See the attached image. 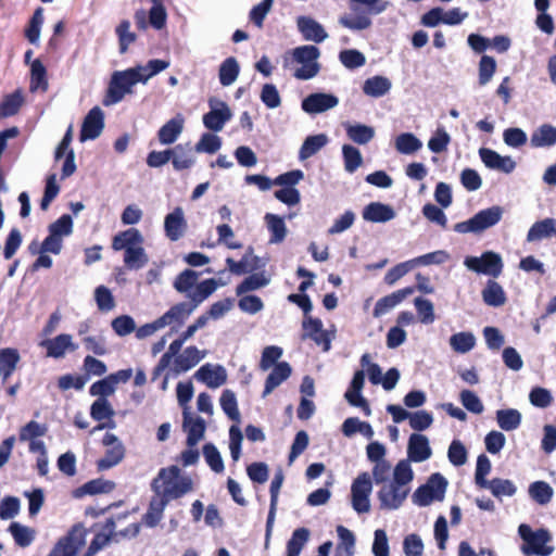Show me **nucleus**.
I'll return each mask as SVG.
<instances>
[{
	"instance_id": "obj_60",
	"label": "nucleus",
	"mask_w": 556,
	"mask_h": 556,
	"mask_svg": "<svg viewBox=\"0 0 556 556\" xmlns=\"http://www.w3.org/2000/svg\"><path fill=\"white\" fill-rule=\"evenodd\" d=\"M203 455L204 458L210 466V468L219 473L224 471V460L222 458V455L219 451L216 448V446L212 443H207L203 446Z\"/></svg>"
},
{
	"instance_id": "obj_59",
	"label": "nucleus",
	"mask_w": 556,
	"mask_h": 556,
	"mask_svg": "<svg viewBox=\"0 0 556 556\" xmlns=\"http://www.w3.org/2000/svg\"><path fill=\"white\" fill-rule=\"evenodd\" d=\"M115 412L106 399L96 400L90 407V415L97 421L112 419Z\"/></svg>"
},
{
	"instance_id": "obj_32",
	"label": "nucleus",
	"mask_w": 556,
	"mask_h": 556,
	"mask_svg": "<svg viewBox=\"0 0 556 556\" xmlns=\"http://www.w3.org/2000/svg\"><path fill=\"white\" fill-rule=\"evenodd\" d=\"M264 220L268 231L271 235L269 242L275 244L282 242L288 233L285 219L276 214L267 213L264 216Z\"/></svg>"
},
{
	"instance_id": "obj_11",
	"label": "nucleus",
	"mask_w": 556,
	"mask_h": 556,
	"mask_svg": "<svg viewBox=\"0 0 556 556\" xmlns=\"http://www.w3.org/2000/svg\"><path fill=\"white\" fill-rule=\"evenodd\" d=\"M339 105V98L332 93L315 92L303 99L301 108L309 114L316 115L330 111Z\"/></svg>"
},
{
	"instance_id": "obj_39",
	"label": "nucleus",
	"mask_w": 556,
	"mask_h": 556,
	"mask_svg": "<svg viewBox=\"0 0 556 556\" xmlns=\"http://www.w3.org/2000/svg\"><path fill=\"white\" fill-rule=\"evenodd\" d=\"M552 233L556 235V219L545 218L531 226L527 235V240L529 242L539 241L549 237Z\"/></svg>"
},
{
	"instance_id": "obj_10",
	"label": "nucleus",
	"mask_w": 556,
	"mask_h": 556,
	"mask_svg": "<svg viewBox=\"0 0 556 556\" xmlns=\"http://www.w3.org/2000/svg\"><path fill=\"white\" fill-rule=\"evenodd\" d=\"M210 112L203 116V124L213 131H220L225 124L232 117L228 104L217 98L208 100Z\"/></svg>"
},
{
	"instance_id": "obj_29",
	"label": "nucleus",
	"mask_w": 556,
	"mask_h": 556,
	"mask_svg": "<svg viewBox=\"0 0 556 556\" xmlns=\"http://www.w3.org/2000/svg\"><path fill=\"white\" fill-rule=\"evenodd\" d=\"M291 371V366L287 362L276 364L266 379L263 397L269 395L277 387L286 381L290 377Z\"/></svg>"
},
{
	"instance_id": "obj_44",
	"label": "nucleus",
	"mask_w": 556,
	"mask_h": 556,
	"mask_svg": "<svg viewBox=\"0 0 556 556\" xmlns=\"http://www.w3.org/2000/svg\"><path fill=\"white\" fill-rule=\"evenodd\" d=\"M531 146L535 148L549 147L556 143V127L551 125H542L533 131Z\"/></svg>"
},
{
	"instance_id": "obj_57",
	"label": "nucleus",
	"mask_w": 556,
	"mask_h": 556,
	"mask_svg": "<svg viewBox=\"0 0 556 556\" xmlns=\"http://www.w3.org/2000/svg\"><path fill=\"white\" fill-rule=\"evenodd\" d=\"M309 532L305 528L296 529L287 545V556H299L307 542Z\"/></svg>"
},
{
	"instance_id": "obj_47",
	"label": "nucleus",
	"mask_w": 556,
	"mask_h": 556,
	"mask_svg": "<svg viewBox=\"0 0 556 556\" xmlns=\"http://www.w3.org/2000/svg\"><path fill=\"white\" fill-rule=\"evenodd\" d=\"M48 89L47 72L39 60L33 61L30 65V91H46Z\"/></svg>"
},
{
	"instance_id": "obj_52",
	"label": "nucleus",
	"mask_w": 556,
	"mask_h": 556,
	"mask_svg": "<svg viewBox=\"0 0 556 556\" xmlns=\"http://www.w3.org/2000/svg\"><path fill=\"white\" fill-rule=\"evenodd\" d=\"M530 496L540 505L551 502L554 491L553 488L544 481H535L529 486Z\"/></svg>"
},
{
	"instance_id": "obj_30",
	"label": "nucleus",
	"mask_w": 556,
	"mask_h": 556,
	"mask_svg": "<svg viewBox=\"0 0 556 556\" xmlns=\"http://www.w3.org/2000/svg\"><path fill=\"white\" fill-rule=\"evenodd\" d=\"M170 160L176 170L187 169L195 162L193 150L189 143L178 144L170 149Z\"/></svg>"
},
{
	"instance_id": "obj_46",
	"label": "nucleus",
	"mask_w": 556,
	"mask_h": 556,
	"mask_svg": "<svg viewBox=\"0 0 556 556\" xmlns=\"http://www.w3.org/2000/svg\"><path fill=\"white\" fill-rule=\"evenodd\" d=\"M270 283V278L264 273H256L247 277L236 289L237 295H242L247 292L258 290Z\"/></svg>"
},
{
	"instance_id": "obj_15",
	"label": "nucleus",
	"mask_w": 556,
	"mask_h": 556,
	"mask_svg": "<svg viewBox=\"0 0 556 556\" xmlns=\"http://www.w3.org/2000/svg\"><path fill=\"white\" fill-rule=\"evenodd\" d=\"M296 26L303 38L307 41L320 43L329 37L324 26L309 16H299L296 18Z\"/></svg>"
},
{
	"instance_id": "obj_62",
	"label": "nucleus",
	"mask_w": 556,
	"mask_h": 556,
	"mask_svg": "<svg viewBox=\"0 0 556 556\" xmlns=\"http://www.w3.org/2000/svg\"><path fill=\"white\" fill-rule=\"evenodd\" d=\"M260 98L266 108L274 110L281 105V97L277 87L273 84H265L261 90Z\"/></svg>"
},
{
	"instance_id": "obj_34",
	"label": "nucleus",
	"mask_w": 556,
	"mask_h": 556,
	"mask_svg": "<svg viewBox=\"0 0 556 556\" xmlns=\"http://www.w3.org/2000/svg\"><path fill=\"white\" fill-rule=\"evenodd\" d=\"M20 359L21 356L16 349L4 348L0 350V374L2 375L3 381L12 376Z\"/></svg>"
},
{
	"instance_id": "obj_19",
	"label": "nucleus",
	"mask_w": 556,
	"mask_h": 556,
	"mask_svg": "<svg viewBox=\"0 0 556 556\" xmlns=\"http://www.w3.org/2000/svg\"><path fill=\"white\" fill-rule=\"evenodd\" d=\"M194 378L208 388L216 389L226 382L227 374L223 366L205 364L197 370Z\"/></svg>"
},
{
	"instance_id": "obj_58",
	"label": "nucleus",
	"mask_w": 556,
	"mask_h": 556,
	"mask_svg": "<svg viewBox=\"0 0 556 556\" xmlns=\"http://www.w3.org/2000/svg\"><path fill=\"white\" fill-rule=\"evenodd\" d=\"M222 147V140L217 135L205 132L195 144L194 150L199 153L213 154Z\"/></svg>"
},
{
	"instance_id": "obj_5",
	"label": "nucleus",
	"mask_w": 556,
	"mask_h": 556,
	"mask_svg": "<svg viewBox=\"0 0 556 556\" xmlns=\"http://www.w3.org/2000/svg\"><path fill=\"white\" fill-rule=\"evenodd\" d=\"M518 533L525 542L521 546L525 555L549 556L554 552L551 544L552 534L546 529L533 531L530 526L522 523L518 528Z\"/></svg>"
},
{
	"instance_id": "obj_21",
	"label": "nucleus",
	"mask_w": 556,
	"mask_h": 556,
	"mask_svg": "<svg viewBox=\"0 0 556 556\" xmlns=\"http://www.w3.org/2000/svg\"><path fill=\"white\" fill-rule=\"evenodd\" d=\"M205 421L199 416H193L189 410H184V429L187 432V444L195 446L205 433Z\"/></svg>"
},
{
	"instance_id": "obj_64",
	"label": "nucleus",
	"mask_w": 556,
	"mask_h": 556,
	"mask_svg": "<svg viewBox=\"0 0 556 556\" xmlns=\"http://www.w3.org/2000/svg\"><path fill=\"white\" fill-rule=\"evenodd\" d=\"M496 71V62L490 55H483L479 62V84L481 86L491 81Z\"/></svg>"
},
{
	"instance_id": "obj_35",
	"label": "nucleus",
	"mask_w": 556,
	"mask_h": 556,
	"mask_svg": "<svg viewBox=\"0 0 556 556\" xmlns=\"http://www.w3.org/2000/svg\"><path fill=\"white\" fill-rule=\"evenodd\" d=\"M339 24L344 28L353 31H361L368 29L372 22L371 18L364 12L356 14L344 13L339 17Z\"/></svg>"
},
{
	"instance_id": "obj_40",
	"label": "nucleus",
	"mask_w": 556,
	"mask_h": 556,
	"mask_svg": "<svg viewBox=\"0 0 556 556\" xmlns=\"http://www.w3.org/2000/svg\"><path fill=\"white\" fill-rule=\"evenodd\" d=\"M394 147L399 153L410 155L422 148V142L414 134L403 132L395 138Z\"/></svg>"
},
{
	"instance_id": "obj_61",
	"label": "nucleus",
	"mask_w": 556,
	"mask_h": 556,
	"mask_svg": "<svg viewBox=\"0 0 556 556\" xmlns=\"http://www.w3.org/2000/svg\"><path fill=\"white\" fill-rule=\"evenodd\" d=\"M447 458L456 467L466 464L468 453L465 445L459 440H453L447 450Z\"/></svg>"
},
{
	"instance_id": "obj_54",
	"label": "nucleus",
	"mask_w": 556,
	"mask_h": 556,
	"mask_svg": "<svg viewBox=\"0 0 556 556\" xmlns=\"http://www.w3.org/2000/svg\"><path fill=\"white\" fill-rule=\"evenodd\" d=\"M342 155L344 161V169L348 173H354L363 164V156L361 151L351 144H344L342 147Z\"/></svg>"
},
{
	"instance_id": "obj_24",
	"label": "nucleus",
	"mask_w": 556,
	"mask_h": 556,
	"mask_svg": "<svg viewBox=\"0 0 556 556\" xmlns=\"http://www.w3.org/2000/svg\"><path fill=\"white\" fill-rule=\"evenodd\" d=\"M164 229L166 236L172 241H177L185 235L187 223L181 207H176L172 213L166 215Z\"/></svg>"
},
{
	"instance_id": "obj_7",
	"label": "nucleus",
	"mask_w": 556,
	"mask_h": 556,
	"mask_svg": "<svg viewBox=\"0 0 556 556\" xmlns=\"http://www.w3.org/2000/svg\"><path fill=\"white\" fill-rule=\"evenodd\" d=\"M448 482L441 473L431 475L427 482L412 495V502L419 507H427L435 502H442L445 497Z\"/></svg>"
},
{
	"instance_id": "obj_12",
	"label": "nucleus",
	"mask_w": 556,
	"mask_h": 556,
	"mask_svg": "<svg viewBox=\"0 0 556 556\" xmlns=\"http://www.w3.org/2000/svg\"><path fill=\"white\" fill-rule=\"evenodd\" d=\"M39 346L46 349L47 356L52 358H63L67 352H75L78 345L68 333H61L51 339H45Z\"/></svg>"
},
{
	"instance_id": "obj_27",
	"label": "nucleus",
	"mask_w": 556,
	"mask_h": 556,
	"mask_svg": "<svg viewBox=\"0 0 556 556\" xmlns=\"http://www.w3.org/2000/svg\"><path fill=\"white\" fill-rule=\"evenodd\" d=\"M144 238L137 228H128L117 233L112 240V248L115 251H127L143 244Z\"/></svg>"
},
{
	"instance_id": "obj_63",
	"label": "nucleus",
	"mask_w": 556,
	"mask_h": 556,
	"mask_svg": "<svg viewBox=\"0 0 556 556\" xmlns=\"http://www.w3.org/2000/svg\"><path fill=\"white\" fill-rule=\"evenodd\" d=\"M273 5L274 0H263L258 4L254 5L249 14L251 22L258 28H262L266 16L271 11Z\"/></svg>"
},
{
	"instance_id": "obj_49",
	"label": "nucleus",
	"mask_w": 556,
	"mask_h": 556,
	"mask_svg": "<svg viewBox=\"0 0 556 556\" xmlns=\"http://www.w3.org/2000/svg\"><path fill=\"white\" fill-rule=\"evenodd\" d=\"M450 345L457 353H468L476 345V337L471 332L462 331L450 338Z\"/></svg>"
},
{
	"instance_id": "obj_26",
	"label": "nucleus",
	"mask_w": 556,
	"mask_h": 556,
	"mask_svg": "<svg viewBox=\"0 0 556 556\" xmlns=\"http://www.w3.org/2000/svg\"><path fill=\"white\" fill-rule=\"evenodd\" d=\"M413 288L397 290L389 295L379 299L374 308V316L381 317L399 305L404 299L413 293Z\"/></svg>"
},
{
	"instance_id": "obj_55",
	"label": "nucleus",
	"mask_w": 556,
	"mask_h": 556,
	"mask_svg": "<svg viewBox=\"0 0 556 556\" xmlns=\"http://www.w3.org/2000/svg\"><path fill=\"white\" fill-rule=\"evenodd\" d=\"M219 403L224 413L236 422H240V412L236 394L230 390H225L219 399Z\"/></svg>"
},
{
	"instance_id": "obj_56",
	"label": "nucleus",
	"mask_w": 556,
	"mask_h": 556,
	"mask_svg": "<svg viewBox=\"0 0 556 556\" xmlns=\"http://www.w3.org/2000/svg\"><path fill=\"white\" fill-rule=\"evenodd\" d=\"M23 103L24 98L20 90H16L11 94H8L0 105V116L8 117L16 114Z\"/></svg>"
},
{
	"instance_id": "obj_17",
	"label": "nucleus",
	"mask_w": 556,
	"mask_h": 556,
	"mask_svg": "<svg viewBox=\"0 0 556 556\" xmlns=\"http://www.w3.org/2000/svg\"><path fill=\"white\" fill-rule=\"evenodd\" d=\"M479 155L483 162V164L490 168L503 172L505 174H510L516 168V162L510 156H503L498 154L496 151L480 148Z\"/></svg>"
},
{
	"instance_id": "obj_31",
	"label": "nucleus",
	"mask_w": 556,
	"mask_h": 556,
	"mask_svg": "<svg viewBox=\"0 0 556 556\" xmlns=\"http://www.w3.org/2000/svg\"><path fill=\"white\" fill-rule=\"evenodd\" d=\"M344 128L349 139L357 144H367L376 135L375 128L365 124L345 123Z\"/></svg>"
},
{
	"instance_id": "obj_20",
	"label": "nucleus",
	"mask_w": 556,
	"mask_h": 556,
	"mask_svg": "<svg viewBox=\"0 0 556 556\" xmlns=\"http://www.w3.org/2000/svg\"><path fill=\"white\" fill-rule=\"evenodd\" d=\"M304 338H311L317 345L323 346L324 351L330 349L331 337L328 331L323 329L321 320L307 316L303 321Z\"/></svg>"
},
{
	"instance_id": "obj_4",
	"label": "nucleus",
	"mask_w": 556,
	"mask_h": 556,
	"mask_svg": "<svg viewBox=\"0 0 556 556\" xmlns=\"http://www.w3.org/2000/svg\"><path fill=\"white\" fill-rule=\"evenodd\" d=\"M504 214V208L493 205L476 213L471 218L454 225V231L458 233L480 235L486 229L497 225Z\"/></svg>"
},
{
	"instance_id": "obj_23",
	"label": "nucleus",
	"mask_w": 556,
	"mask_h": 556,
	"mask_svg": "<svg viewBox=\"0 0 556 556\" xmlns=\"http://www.w3.org/2000/svg\"><path fill=\"white\" fill-rule=\"evenodd\" d=\"M185 127V117L178 113L168 119L157 131V139L161 144L169 146L174 143L182 134Z\"/></svg>"
},
{
	"instance_id": "obj_9",
	"label": "nucleus",
	"mask_w": 556,
	"mask_h": 556,
	"mask_svg": "<svg viewBox=\"0 0 556 556\" xmlns=\"http://www.w3.org/2000/svg\"><path fill=\"white\" fill-rule=\"evenodd\" d=\"M371 491L372 481L369 473H359L351 485L352 507L356 513H369Z\"/></svg>"
},
{
	"instance_id": "obj_25",
	"label": "nucleus",
	"mask_w": 556,
	"mask_h": 556,
	"mask_svg": "<svg viewBox=\"0 0 556 556\" xmlns=\"http://www.w3.org/2000/svg\"><path fill=\"white\" fill-rule=\"evenodd\" d=\"M395 217V211L389 204L371 202L365 206L363 218L370 223H387Z\"/></svg>"
},
{
	"instance_id": "obj_51",
	"label": "nucleus",
	"mask_w": 556,
	"mask_h": 556,
	"mask_svg": "<svg viewBox=\"0 0 556 556\" xmlns=\"http://www.w3.org/2000/svg\"><path fill=\"white\" fill-rule=\"evenodd\" d=\"M15 543L22 547H26L31 544L35 538V531L26 526L18 522H12L9 528Z\"/></svg>"
},
{
	"instance_id": "obj_28",
	"label": "nucleus",
	"mask_w": 556,
	"mask_h": 556,
	"mask_svg": "<svg viewBox=\"0 0 556 556\" xmlns=\"http://www.w3.org/2000/svg\"><path fill=\"white\" fill-rule=\"evenodd\" d=\"M363 92L371 98H381L390 92L392 89V81L390 78L376 75L367 78L363 84Z\"/></svg>"
},
{
	"instance_id": "obj_18",
	"label": "nucleus",
	"mask_w": 556,
	"mask_h": 556,
	"mask_svg": "<svg viewBox=\"0 0 556 556\" xmlns=\"http://www.w3.org/2000/svg\"><path fill=\"white\" fill-rule=\"evenodd\" d=\"M84 541L83 528H75L65 538L61 539L48 556H76Z\"/></svg>"
},
{
	"instance_id": "obj_41",
	"label": "nucleus",
	"mask_w": 556,
	"mask_h": 556,
	"mask_svg": "<svg viewBox=\"0 0 556 556\" xmlns=\"http://www.w3.org/2000/svg\"><path fill=\"white\" fill-rule=\"evenodd\" d=\"M218 288V282L216 279H206L195 286V289L192 293H188V298L190 299V303L194 305V308L199 306L204 300H206L211 294H213Z\"/></svg>"
},
{
	"instance_id": "obj_45",
	"label": "nucleus",
	"mask_w": 556,
	"mask_h": 556,
	"mask_svg": "<svg viewBox=\"0 0 556 556\" xmlns=\"http://www.w3.org/2000/svg\"><path fill=\"white\" fill-rule=\"evenodd\" d=\"M149 263V256L142 244L134 249H127L124 253V264L127 268L138 270Z\"/></svg>"
},
{
	"instance_id": "obj_1",
	"label": "nucleus",
	"mask_w": 556,
	"mask_h": 556,
	"mask_svg": "<svg viewBox=\"0 0 556 556\" xmlns=\"http://www.w3.org/2000/svg\"><path fill=\"white\" fill-rule=\"evenodd\" d=\"M170 63L166 60H150L146 65L114 72L110 81L103 104L110 106L123 100L125 94L132 92V87L139 83L146 85L153 76L167 70Z\"/></svg>"
},
{
	"instance_id": "obj_13",
	"label": "nucleus",
	"mask_w": 556,
	"mask_h": 556,
	"mask_svg": "<svg viewBox=\"0 0 556 556\" xmlns=\"http://www.w3.org/2000/svg\"><path fill=\"white\" fill-rule=\"evenodd\" d=\"M432 455L429 439L425 434L413 433L410 434L407 443V459L408 463H424Z\"/></svg>"
},
{
	"instance_id": "obj_16",
	"label": "nucleus",
	"mask_w": 556,
	"mask_h": 556,
	"mask_svg": "<svg viewBox=\"0 0 556 556\" xmlns=\"http://www.w3.org/2000/svg\"><path fill=\"white\" fill-rule=\"evenodd\" d=\"M205 356V351L199 350L197 346H188L176 356L170 369L176 375L186 372L197 366Z\"/></svg>"
},
{
	"instance_id": "obj_50",
	"label": "nucleus",
	"mask_w": 556,
	"mask_h": 556,
	"mask_svg": "<svg viewBox=\"0 0 556 556\" xmlns=\"http://www.w3.org/2000/svg\"><path fill=\"white\" fill-rule=\"evenodd\" d=\"M199 274L192 269H186L181 271L174 281V288L179 293H184L188 296V293H192L191 289L197 285Z\"/></svg>"
},
{
	"instance_id": "obj_33",
	"label": "nucleus",
	"mask_w": 556,
	"mask_h": 556,
	"mask_svg": "<svg viewBox=\"0 0 556 556\" xmlns=\"http://www.w3.org/2000/svg\"><path fill=\"white\" fill-rule=\"evenodd\" d=\"M240 74V65L236 58L229 56L222 62L218 70L219 83L224 87H229L236 83Z\"/></svg>"
},
{
	"instance_id": "obj_8",
	"label": "nucleus",
	"mask_w": 556,
	"mask_h": 556,
	"mask_svg": "<svg viewBox=\"0 0 556 556\" xmlns=\"http://www.w3.org/2000/svg\"><path fill=\"white\" fill-rule=\"evenodd\" d=\"M465 267L476 274H482L497 278L504 268L503 258L500 253L485 251L481 256H466Z\"/></svg>"
},
{
	"instance_id": "obj_6",
	"label": "nucleus",
	"mask_w": 556,
	"mask_h": 556,
	"mask_svg": "<svg viewBox=\"0 0 556 556\" xmlns=\"http://www.w3.org/2000/svg\"><path fill=\"white\" fill-rule=\"evenodd\" d=\"M320 50L312 45L296 47L292 50L293 61L299 65L293 76L300 80H309L314 78L320 70L318 59Z\"/></svg>"
},
{
	"instance_id": "obj_53",
	"label": "nucleus",
	"mask_w": 556,
	"mask_h": 556,
	"mask_svg": "<svg viewBox=\"0 0 556 556\" xmlns=\"http://www.w3.org/2000/svg\"><path fill=\"white\" fill-rule=\"evenodd\" d=\"M339 60L349 70L359 68L366 63L365 54L356 49L342 50L339 53Z\"/></svg>"
},
{
	"instance_id": "obj_37",
	"label": "nucleus",
	"mask_w": 556,
	"mask_h": 556,
	"mask_svg": "<svg viewBox=\"0 0 556 556\" xmlns=\"http://www.w3.org/2000/svg\"><path fill=\"white\" fill-rule=\"evenodd\" d=\"M482 299L486 305L493 307H498L506 303L504 289L494 280L486 282L485 288L482 290Z\"/></svg>"
},
{
	"instance_id": "obj_2",
	"label": "nucleus",
	"mask_w": 556,
	"mask_h": 556,
	"mask_svg": "<svg viewBox=\"0 0 556 556\" xmlns=\"http://www.w3.org/2000/svg\"><path fill=\"white\" fill-rule=\"evenodd\" d=\"M414 480V471L408 460H400L393 471L392 479L381 484L377 498L381 509L396 510L406 501Z\"/></svg>"
},
{
	"instance_id": "obj_36",
	"label": "nucleus",
	"mask_w": 556,
	"mask_h": 556,
	"mask_svg": "<svg viewBox=\"0 0 556 556\" xmlns=\"http://www.w3.org/2000/svg\"><path fill=\"white\" fill-rule=\"evenodd\" d=\"M328 143V137L325 134L308 136L302 143L299 151V159L305 161L315 155Z\"/></svg>"
},
{
	"instance_id": "obj_42",
	"label": "nucleus",
	"mask_w": 556,
	"mask_h": 556,
	"mask_svg": "<svg viewBox=\"0 0 556 556\" xmlns=\"http://www.w3.org/2000/svg\"><path fill=\"white\" fill-rule=\"evenodd\" d=\"M521 413L515 408L498 409L496 412V421L504 431H514L521 424Z\"/></svg>"
},
{
	"instance_id": "obj_3",
	"label": "nucleus",
	"mask_w": 556,
	"mask_h": 556,
	"mask_svg": "<svg viewBox=\"0 0 556 556\" xmlns=\"http://www.w3.org/2000/svg\"><path fill=\"white\" fill-rule=\"evenodd\" d=\"M152 490L167 503L179 498L193 490L190 476L181 475L177 466L162 468L152 481Z\"/></svg>"
},
{
	"instance_id": "obj_43",
	"label": "nucleus",
	"mask_w": 556,
	"mask_h": 556,
	"mask_svg": "<svg viewBox=\"0 0 556 556\" xmlns=\"http://www.w3.org/2000/svg\"><path fill=\"white\" fill-rule=\"evenodd\" d=\"M483 489L490 490V492L498 500H502L505 496H514L517 492V488L511 480L500 478L490 480Z\"/></svg>"
},
{
	"instance_id": "obj_14",
	"label": "nucleus",
	"mask_w": 556,
	"mask_h": 556,
	"mask_svg": "<svg viewBox=\"0 0 556 556\" xmlns=\"http://www.w3.org/2000/svg\"><path fill=\"white\" fill-rule=\"evenodd\" d=\"M104 128V114L99 106H94L86 115L81 130L80 141L93 140L98 138Z\"/></svg>"
},
{
	"instance_id": "obj_22",
	"label": "nucleus",
	"mask_w": 556,
	"mask_h": 556,
	"mask_svg": "<svg viewBox=\"0 0 556 556\" xmlns=\"http://www.w3.org/2000/svg\"><path fill=\"white\" fill-rule=\"evenodd\" d=\"M195 311L194 305L190 302H181L173 305L167 312L160 316V324L163 328L167 326L182 325L189 316Z\"/></svg>"
},
{
	"instance_id": "obj_48",
	"label": "nucleus",
	"mask_w": 556,
	"mask_h": 556,
	"mask_svg": "<svg viewBox=\"0 0 556 556\" xmlns=\"http://www.w3.org/2000/svg\"><path fill=\"white\" fill-rule=\"evenodd\" d=\"M115 489V483L111 480L105 479H94L87 483H85L81 488L76 491V495L80 496L83 494H101V493H110Z\"/></svg>"
},
{
	"instance_id": "obj_38",
	"label": "nucleus",
	"mask_w": 556,
	"mask_h": 556,
	"mask_svg": "<svg viewBox=\"0 0 556 556\" xmlns=\"http://www.w3.org/2000/svg\"><path fill=\"white\" fill-rule=\"evenodd\" d=\"M167 502L155 495L149 505L148 511L143 515L142 521L149 528H154L163 518Z\"/></svg>"
}]
</instances>
